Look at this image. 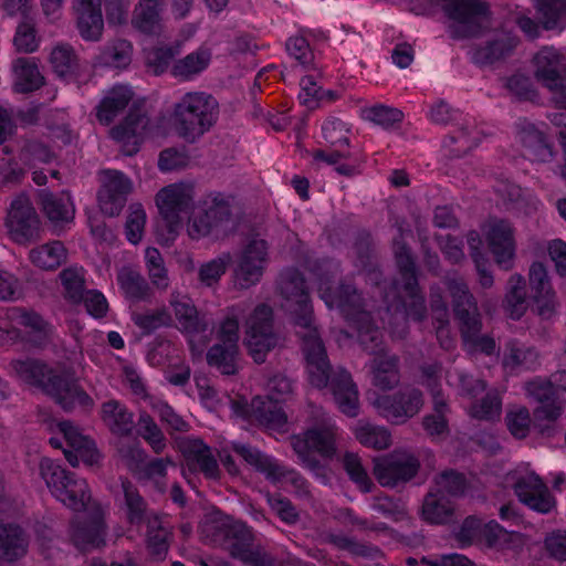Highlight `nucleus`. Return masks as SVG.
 Segmentation results:
<instances>
[{"instance_id":"obj_14","label":"nucleus","mask_w":566,"mask_h":566,"mask_svg":"<svg viewBox=\"0 0 566 566\" xmlns=\"http://www.w3.org/2000/svg\"><path fill=\"white\" fill-rule=\"evenodd\" d=\"M21 328H24L28 339L34 347H41L49 342L52 328L34 311L12 307L0 315V344L23 340Z\"/></svg>"},{"instance_id":"obj_53","label":"nucleus","mask_w":566,"mask_h":566,"mask_svg":"<svg viewBox=\"0 0 566 566\" xmlns=\"http://www.w3.org/2000/svg\"><path fill=\"white\" fill-rule=\"evenodd\" d=\"M535 8L546 30L560 29L566 24V0H535Z\"/></svg>"},{"instance_id":"obj_19","label":"nucleus","mask_w":566,"mask_h":566,"mask_svg":"<svg viewBox=\"0 0 566 566\" xmlns=\"http://www.w3.org/2000/svg\"><path fill=\"white\" fill-rule=\"evenodd\" d=\"M479 535H482L490 547L501 551H512L516 554H521L526 545V539L520 533L509 532L494 521L482 526L481 521L473 516L463 521L455 534V538L461 546H467Z\"/></svg>"},{"instance_id":"obj_62","label":"nucleus","mask_w":566,"mask_h":566,"mask_svg":"<svg viewBox=\"0 0 566 566\" xmlns=\"http://www.w3.org/2000/svg\"><path fill=\"white\" fill-rule=\"evenodd\" d=\"M134 323L144 332L150 333L157 328L169 326L172 317L166 308L136 313L133 316Z\"/></svg>"},{"instance_id":"obj_38","label":"nucleus","mask_w":566,"mask_h":566,"mask_svg":"<svg viewBox=\"0 0 566 566\" xmlns=\"http://www.w3.org/2000/svg\"><path fill=\"white\" fill-rule=\"evenodd\" d=\"M134 92L128 85H114L105 91L97 108L96 117L104 125L111 124L133 101Z\"/></svg>"},{"instance_id":"obj_31","label":"nucleus","mask_w":566,"mask_h":566,"mask_svg":"<svg viewBox=\"0 0 566 566\" xmlns=\"http://www.w3.org/2000/svg\"><path fill=\"white\" fill-rule=\"evenodd\" d=\"M130 190L132 182L124 174L117 170L103 171L102 187L98 191L101 211L111 217L118 214Z\"/></svg>"},{"instance_id":"obj_7","label":"nucleus","mask_w":566,"mask_h":566,"mask_svg":"<svg viewBox=\"0 0 566 566\" xmlns=\"http://www.w3.org/2000/svg\"><path fill=\"white\" fill-rule=\"evenodd\" d=\"M353 136L352 127L336 117H329L322 124V137L329 148L312 151V164L319 168L333 166L343 176H354L361 171L364 159L352 156L348 148Z\"/></svg>"},{"instance_id":"obj_57","label":"nucleus","mask_w":566,"mask_h":566,"mask_svg":"<svg viewBox=\"0 0 566 566\" xmlns=\"http://www.w3.org/2000/svg\"><path fill=\"white\" fill-rule=\"evenodd\" d=\"M468 243L471 250V256L475 263L479 273L480 283L483 287H489L493 284V276L489 271V263L484 259L481 249L483 245L482 239L476 231H471L468 234Z\"/></svg>"},{"instance_id":"obj_47","label":"nucleus","mask_w":566,"mask_h":566,"mask_svg":"<svg viewBox=\"0 0 566 566\" xmlns=\"http://www.w3.org/2000/svg\"><path fill=\"white\" fill-rule=\"evenodd\" d=\"M352 430L357 441L364 447L382 450L388 448L391 443V434L389 430L382 426H376L368 421L359 420Z\"/></svg>"},{"instance_id":"obj_15","label":"nucleus","mask_w":566,"mask_h":566,"mask_svg":"<svg viewBox=\"0 0 566 566\" xmlns=\"http://www.w3.org/2000/svg\"><path fill=\"white\" fill-rule=\"evenodd\" d=\"M504 485L512 488L518 500L533 511L548 513L555 506V500L549 494L547 486L528 463H521L507 472Z\"/></svg>"},{"instance_id":"obj_28","label":"nucleus","mask_w":566,"mask_h":566,"mask_svg":"<svg viewBox=\"0 0 566 566\" xmlns=\"http://www.w3.org/2000/svg\"><path fill=\"white\" fill-rule=\"evenodd\" d=\"M528 280L536 314L542 319L553 318L557 313L558 301L545 265L534 262L530 268Z\"/></svg>"},{"instance_id":"obj_22","label":"nucleus","mask_w":566,"mask_h":566,"mask_svg":"<svg viewBox=\"0 0 566 566\" xmlns=\"http://www.w3.org/2000/svg\"><path fill=\"white\" fill-rule=\"evenodd\" d=\"M244 344L255 363H263L266 354L279 343L277 335L273 332V313L268 305L255 307L247 321Z\"/></svg>"},{"instance_id":"obj_33","label":"nucleus","mask_w":566,"mask_h":566,"mask_svg":"<svg viewBox=\"0 0 566 566\" xmlns=\"http://www.w3.org/2000/svg\"><path fill=\"white\" fill-rule=\"evenodd\" d=\"M441 381V367L437 365H424L421 368L420 382L428 387L433 396L436 415H430L423 418V428L432 438H440L447 432L448 423L444 418L447 405L443 399L439 397L437 388Z\"/></svg>"},{"instance_id":"obj_17","label":"nucleus","mask_w":566,"mask_h":566,"mask_svg":"<svg viewBox=\"0 0 566 566\" xmlns=\"http://www.w3.org/2000/svg\"><path fill=\"white\" fill-rule=\"evenodd\" d=\"M336 426L323 417L319 424L308 429L304 434L295 436L292 446L302 463L318 476V465L314 454L324 459H332L336 453Z\"/></svg>"},{"instance_id":"obj_9","label":"nucleus","mask_w":566,"mask_h":566,"mask_svg":"<svg viewBox=\"0 0 566 566\" xmlns=\"http://www.w3.org/2000/svg\"><path fill=\"white\" fill-rule=\"evenodd\" d=\"M266 396H256L251 400L242 416L258 421L268 430L283 432L287 427V417L282 409L292 394L291 381L282 375L270 378L265 385Z\"/></svg>"},{"instance_id":"obj_32","label":"nucleus","mask_w":566,"mask_h":566,"mask_svg":"<svg viewBox=\"0 0 566 566\" xmlns=\"http://www.w3.org/2000/svg\"><path fill=\"white\" fill-rule=\"evenodd\" d=\"M154 135V126L145 115L130 112L125 119L111 130V136L119 143L126 155H134L138 151L140 144Z\"/></svg>"},{"instance_id":"obj_60","label":"nucleus","mask_w":566,"mask_h":566,"mask_svg":"<svg viewBox=\"0 0 566 566\" xmlns=\"http://www.w3.org/2000/svg\"><path fill=\"white\" fill-rule=\"evenodd\" d=\"M467 481L465 478L452 470L443 471L434 480L433 491L447 496V495H461L465 492Z\"/></svg>"},{"instance_id":"obj_1","label":"nucleus","mask_w":566,"mask_h":566,"mask_svg":"<svg viewBox=\"0 0 566 566\" xmlns=\"http://www.w3.org/2000/svg\"><path fill=\"white\" fill-rule=\"evenodd\" d=\"M279 289L282 308L291 314L295 326L302 329L297 333L303 342L308 381L319 389L329 387L339 410L349 417L357 416V388L346 370L331 374L325 347L313 325V311L304 277L295 269L285 270L280 275Z\"/></svg>"},{"instance_id":"obj_18","label":"nucleus","mask_w":566,"mask_h":566,"mask_svg":"<svg viewBox=\"0 0 566 566\" xmlns=\"http://www.w3.org/2000/svg\"><path fill=\"white\" fill-rule=\"evenodd\" d=\"M242 313L239 307L229 308L217 332L220 343L211 347L207 354L208 364L224 375H233L238 370L239 317Z\"/></svg>"},{"instance_id":"obj_36","label":"nucleus","mask_w":566,"mask_h":566,"mask_svg":"<svg viewBox=\"0 0 566 566\" xmlns=\"http://www.w3.org/2000/svg\"><path fill=\"white\" fill-rule=\"evenodd\" d=\"M224 545L233 557L250 566H263L264 556L252 546L251 530L241 522L233 523L226 532Z\"/></svg>"},{"instance_id":"obj_21","label":"nucleus","mask_w":566,"mask_h":566,"mask_svg":"<svg viewBox=\"0 0 566 566\" xmlns=\"http://www.w3.org/2000/svg\"><path fill=\"white\" fill-rule=\"evenodd\" d=\"M370 405L387 421L402 424L415 417L423 406V397L419 389L403 387L392 396L370 392Z\"/></svg>"},{"instance_id":"obj_24","label":"nucleus","mask_w":566,"mask_h":566,"mask_svg":"<svg viewBox=\"0 0 566 566\" xmlns=\"http://www.w3.org/2000/svg\"><path fill=\"white\" fill-rule=\"evenodd\" d=\"M482 233L489 251L495 262L502 269L509 270L513 266L516 242L514 228L504 219L490 218L482 226Z\"/></svg>"},{"instance_id":"obj_44","label":"nucleus","mask_w":566,"mask_h":566,"mask_svg":"<svg viewBox=\"0 0 566 566\" xmlns=\"http://www.w3.org/2000/svg\"><path fill=\"white\" fill-rule=\"evenodd\" d=\"M14 91L28 93L43 84V76L33 59L19 57L13 62Z\"/></svg>"},{"instance_id":"obj_45","label":"nucleus","mask_w":566,"mask_h":566,"mask_svg":"<svg viewBox=\"0 0 566 566\" xmlns=\"http://www.w3.org/2000/svg\"><path fill=\"white\" fill-rule=\"evenodd\" d=\"M101 417L109 430L116 434L125 436L132 431L133 415L117 400H109L102 405Z\"/></svg>"},{"instance_id":"obj_56","label":"nucleus","mask_w":566,"mask_h":566,"mask_svg":"<svg viewBox=\"0 0 566 566\" xmlns=\"http://www.w3.org/2000/svg\"><path fill=\"white\" fill-rule=\"evenodd\" d=\"M65 296L73 303L82 301L84 293V269L70 266L60 274Z\"/></svg>"},{"instance_id":"obj_42","label":"nucleus","mask_w":566,"mask_h":566,"mask_svg":"<svg viewBox=\"0 0 566 566\" xmlns=\"http://www.w3.org/2000/svg\"><path fill=\"white\" fill-rule=\"evenodd\" d=\"M515 45V36L509 33H496L486 46L472 50L471 59L480 65L491 64L509 54Z\"/></svg>"},{"instance_id":"obj_3","label":"nucleus","mask_w":566,"mask_h":566,"mask_svg":"<svg viewBox=\"0 0 566 566\" xmlns=\"http://www.w3.org/2000/svg\"><path fill=\"white\" fill-rule=\"evenodd\" d=\"M329 277L318 275L319 296L329 310L337 308L348 324L357 331L363 346L376 357L373 360V382L380 389H391L399 382L397 358L387 356L380 347V333L371 325L370 313L361 307L360 297L349 285L342 286L334 295L329 287Z\"/></svg>"},{"instance_id":"obj_35","label":"nucleus","mask_w":566,"mask_h":566,"mask_svg":"<svg viewBox=\"0 0 566 566\" xmlns=\"http://www.w3.org/2000/svg\"><path fill=\"white\" fill-rule=\"evenodd\" d=\"M232 448L249 464L265 473L269 479L273 481H290L298 488L303 486L304 480L297 472L281 467L273 458L241 443H233Z\"/></svg>"},{"instance_id":"obj_25","label":"nucleus","mask_w":566,"mask_h":566,"mask_svg":"<svg viewBox=\"0 0 566 566\" xmlns=\"http://www.w3.org/2000/svg\"><path fill=\"white\" fill-rule=\"evenodd\" d=\"M4 226L10 238L17 243H28L35 237L40 220L27 195L21 193L11 201Z\"/></svg>"},{"instance_id":"obj_27","label":"nucleus","mask_w":566,"mask_h":566,"mask_svg":"<svg viewBox=\"0 0 566 566\" xmlns=\"http://www.w3.org/2000/svg\"><path fill=\"white\" fill-rule=\"evenodd\" d=\"M268 263V244L262 239H253L242 251L234 271V281L242 289L256 284Z\"/></svg>"},{"instance_id":"obj_34","label":"nucleus","mask_w":566,"mask_h":566,"mask_svg":"<svg viewBox=\"0 0 566 566\" xmlns=\"http://www.w3.org/2000/svg\"><path fill=\"white\" fill-rule=\"evenodd\" d=\"M119 452L129 470L134 472L138 479L153 481L156 486L163 491L161 480L166 474L167 467L174 465L170 459H155L145 462L146 453L138 444L127 449L122 448Z\"/></svg>"},{"instance_id":"obj_13","label":"nucleus","mask_w":566,"mask_h":566,"mask_svg":"<svg viewBox=\"0 0 566 566\" xmlns=\"http://www.w3.org/2000/svg\"><path fill=\"white\" fill-rule=\"evenodd\" d=\"M125 497V512L129 524L139 527L147 523V548L151 557L161 560L166 557L169 548V531L161 525L156 515H148L146 503L137 489L128 481L122 483Z\"/></svg>"},{"instance_id":"obj_29","label":"nucleus","mask_w":566,"mask_h":566,"mask_svg":"<svg viewBox=\"0 0 566 566\" xmlns=\"http://www.w3.org/2000/svg\"><path fill=\"white\" fill-rule=\"evenodd\" d=\"M418 471V461L406 453H391L375 459L374 474L384 486H394L400 481H408Z\"/></svg>"},{"instance_id":"obj_10","label":"nucleus","mask_w":566,"mask_h":566,"mask_svg":"<svg viewBox=\"0 0 566 566\" xmlns=\"http://www.w3.org/2000/svg\"><path fill=\"white\" fill-rule=\"evenodd\" d=\"M553 377L554 382L535 378L525 385L526 395L539 403L534 410V426L545 436L553 434L554 424L545 426L542 421L554 423L560 417L564 408L562 394L566 391V371H559Z\"/></svg>"},{"instance_id":"obj_58","label":"nucleus","mask_w":566,"mask_h":566,"mask_svg":"<svg viewBox=\"0 0 566 566\" xmlns=\"http://www.w3.org/2000/svg\"><path fill=\"white\" fill-rule=\"evenodd\" d=\"M144 61L146 65L155 73L161 74L164 73L174 56L177 54L171 46H145L144 48Z\"/></svg>"},{"instance_id":"obj_48","label":"nucleus","mask_w":566,"mask_h":566,"mask_svg":"<svg viewBox=\"0 0 566 566\" xmlns=\"http://www.w3.org/2000/svg\"><path fill=\"white\" fill-rule=\"evenodd\" d=\"M504 310L512 319H520L527 310L525 280L520 274L512 275L507 282Z\"/></svg>"},{"instance_id":"obj_55","label":"nucleus","mask_w":566,"mask_h":566,"mask_svg":"<svg viewBox=\"0 0 566 566\" xmlns=\"http://www.w3.org/2000/svg\"><path fill=\"white\" fill-rule=\"evenodd\" d=\"M133 46L126 40H118L108 45L97 57L96 63L111 67H125L130 63Z\"/></svg>"},{"instance_id":"obj_64","label":"nucleus","mask_w":566,"mask_h":566,"mask_svg":"<svg viewBox=\"0 0 566 566\" xmlns=\"http://www.w3.org/2000/svg\"><path fill=\"white\" fill-rule=\"evenodd\" d=\"M50 62L54 72L60 77H65L74 71L76 57L71 46L57 45L51 52Z\"/></svg>"},{"instance_id":"obj_23","label":"nucleus","mask_w":566,"mask_h":566,"mask_svg":"<svg viewBox=\"0 0 566 566\" xmlns=\"http://www.w3.org/2000/svg\"><path fill=\"white\" fill-rule=\"evenodd\" d=\"M170 305L175 313L176 327L186 335L193 355H200L208 338V323L199 317L192 301L180 294H172Z\"/></svg>"},{"instance_id":"obj_46","label":"nucleus","mask_w":566,"mask_h":566,"mask_svg":"<svg viewBox=\"0 0 566 566\" xmlns=\"http://www.w3.org/2000/svg\"><path fill=\"white\" fill-rule=\"evenodd\" d=\"M67 251L61 241H52L30 251L31 263L42 270H55L66 260Z\"/></svg>"},{"instance_id":"obj_49","label":"nucleus","mask_w":566,"mask_h":566,"mask_svg":"<svg viewBox=\"0 0 566 566\" xmlns=\"http://www.w3.org/2000/svg\"><path fill=\"white\" fill-rule=\"evenodd\" d=\"M538 363V353L532 347L515 342L509 343L503 358V367L509 373L534 368Z\"/></svg>"},{"instance_id":"obj_63","label":"nucleus","mask_w":566,"mask_h":566,"mask_svg":"<svg viewBox=\"0 0 566 566\" xmlns=\"http://www.w3.org/2000/svg\"><path fill=\"white\" fill-rule=\"evenodd\" d=\"M363 116L365 119L384 128H389L402 119V113L399 109L385 105L367 107L363 111Z\"/></svg>"},{"instance_id":"obj_39","label":"nucleus","mask_w":566,"mask_h":566,"mask_svg":"<svg viewBox=\"0 0 566 566\" xmlns=\"http://www.w3.org/2000/svg\"><path fill=\"white\" fill-rule=\"evenodd\" d=\"M39 196L42 209L54 227H62L73 221L75 206L69 192L55 195L41 190Z\"/></svg>"},{"instance_id":"obj_41","label":"nucleus","mask_w":566,"mask_h":566,"mask_svg":"<svg viewBox=\"0 0 566 566\" xmlns=\"http://www.w3.org/2000/svg\"><path fill=\"white\" fill-rule=\"evenodd\" d=\"M211 57V50L206 45H201L196 51L176 61L171 66V74L176 78L189 81L209 66Z\"/></svg>"},{"instance_id":"obj_50","label":"nucleus","mask_w":566,"mask_h":566,"mask_svg":"<svg viewBox=\"0 0 566 566\" xmlns=\"http://www.w3.org/2000/svg\"><path fill=\"white\" fill-rule=\"evenodd\" d=\"M520 138L526 147L525 156L531 160L546 161L553 156L551 146L546 143L543 133L533 124H526L520 132Z\"/></svg>"},{"instance_id":"obj_40","label":"nucleus","mask_w":566,"mask_h":566,"mask_svg":"<svg viewBox=\"0 0 566 566\" xmlns=\"http://www.w3.org/2000/svg\"><path fill=\"white\" fill-rule=\"evenodd\" d=\"M165 0H139L135 6L132 25L145 33L157 34L161 31V11Z\"/></svg>"},{"instance_id":"obj_51","label":"nucleus","mask_w":566,"mask_h":566,"mask_svg":"<svg viewBox=\"0 0 566 566\" xmlns=\"http://www.w3.org/2000/svg\"><path fill=\"white\" fill-rule=\"evenodd\" d=\"M452 511V504L447 496L431 490L422 505V517L431 524H443L450 520Z\"/></svg>"},{"instance_id":"obj_43","label":"nucleus","mask_w":566,"mask_h":566,"mask_svg":"<svg viewBox=\"0 0 566 566\" xmlns=\"http://www.w3.org/2000/svg\"><path fill=\"white\" fill-rule=\"evenodd\" d=\"M28 542L20 527L0 524V558L12 562L27 553Z\"/></svg>"},{"instance_id":"obj_4","label":"nucleus","mask_w":566,"mask_h":566,"mask_svg":"<svg viewBox=\"0 0 566 566\" xmlns=\"http://www.w3.org/2000/svg\"><path fill=\"white\" fill-rule=\"evenodd\" d=\"M395 256L402 282H395L386 292V308L384 315L380 312L379 315L384 323L388 321L391 335L401 337L406 331L407 318L420 321L423 317L424 302L418 291L415 263L409 250L395 243Z\"/></svg>"},{"instance_id":"obj_26","label":"nucleus","mask_w":566,"mask_h":566,"mask_svg":"<svg viewBox=\"0 0 566 566\" xmlns=\"http://www.w3.org/2000/svg\"><path fill=\"white\" fill-rule=\"evenodd\" d=\"M54 428L62 434L69 447L64 449V454L72 467H77L80 462L86 465L98 463L101 454L94 441L84 436L76 426L70 421H59Z\"/></svg>"},{"instance_id":"obj_2","label":"nucleus","mask_w":566,"mask_h":566,"mask_svg":"<svg viewBox=\"0 0 566 566\" xmlns=\"http://www.w3.org/2000/svg\"><path fill=\"white\" fill-rule=\"evenodd\" d=\"M40 473L51 494L59 502L75 512L84 513L76 517L70 527L74 545L82 552L104 546V512L99 504L92 501L87 482L48 458L41 460Z\"/></svg>"},{"instance_id":"obj_20","label":"nucleus","mask_w":566,"mask_h":566,"mask_svg":"<svg viewBox=\"0 0 566 566\" xmlns=\"http://www.w3.org/2000/svg\"><path fill=\"white\" fill-rule=\"evenodd\" d=\"M534 75L552 93L557 108L566 109V59L553 46H544L533 57Z\"/></svg>"},{"instance_id":"obj_59","label":"nucleus","mask_w":566,"mask_h":566,"mask_svg":"<svg viewBox=\"0 0 566 566\" xmlns=\"http://www.w3.org/2000/svg\"><path fill=\"white\" fill-rule=\"evenodd\" d=\"M138 433L150 446L154 452L160 453L166 447V439L153 420L147 413H140L138 419Z\"/></svg>"},{"instance_id":"obj_11","label":"nucleus","mask_w":566,"mask_h":566,"mask_svg":"<svg viewBox=\"0 0 566 566\" xmlns=\"http://www.w3.org/2000/svg\"><path fill=\"white\" fill-rule=\"evenodd\" d=\"M432 1L440 4L449 18V32L454 39L481 35L491 25L489 6L482 0Z\"/></svg>"},{"instance_id":"obj_37","label":"nucleus","mask_w":566,"mask_h":566,"mask_svg":"<svg viewBox=\"0 0 566 566\" xmlns=\"http://www.w3.org/2000/svg\"><path fill=\"white\" fill-rule=\"evenodd\" d=\"M73 9L81 36L86 41L99 40L104 29L102 0H74Z\"/></svg>"},{"instance_id":"obj_54","label":"nucleus","mask_w":566,"mask_h":566,"mask_svg":"<svg viewBox=\"0 0 566 566\" xmlns=\"http://www.w3.org/2000/svg\"><path fill=\"white\" fill-rule=\"evenodd\" d=\"M468 410L473 418L488 421L496 420L502 412V398L496 390H490L481 400L473 401Z\"/></svg>"},{"instance_id":"obj_52","label":"nucleus","mask_w":566,"mask_h":566,"mask_svg":"<svg viewBox=\"0 0 566 566\" xmlns=\"http://www.w3.org/2000/svg\"><path fill=\"white\" fill-rule=\"evenodd\" d=\"M431 307L436 326L437 337L441 347L449 350L454 345V339L449 329V312L446 303L442 301L440 293L432 291Z\"/></svg>"},{"instance_id":"obj_61","label":"nucleus","mask_w":566,"mask_h":566,"mask_svg":"<svg viewBox=\"0 0 566 566\" xmlns=\"http://www.w3.org/2000/svg\"><path fill=\"white\" fill-rule=\"evenodd\" d=\"M54 157V153L46 145L35 140L27 143L20 154V160L31 169L51 163Z\"/></svg>"},{"instance_id":"obj_12","label":"nucleus","mask_w":566,"mask_h":566,"mask_svg":"<svg viewBox=\"0 0 566 566\" xmlns=\"http://www.w3.org/2000/svg\"><path fill=\"white\" fill-rule=\"evenodd\" d=\"M230 198L222 193L207 196L197 207L188 223V234L192 239L212 235L220 238L233 228Z\"/></svg>"},{"instance_id":"obj_30","label":"nucleus","mask_w":566,"mask_h":566,"mask_svg":"<svg viewBox=\"0 0 566 566\" xmlns=\"http://www.w3.org/2000/svg\"><path fill=\"white\" fill-rule=\"evenodd\" d=\"M179 449L185 459V469L182 471L187 478V471L190 473L201 472L207 479L217 480L220 475L219 464L208 447L200 439H185L179 442Z\"/></svg>"},{"instance_id":"obj_5","label":"nucleus","mask_w":566,"mask_h":566,"mask_svg":"<svg viewBox=\"0 0 566 566\" xmlns=\"http://www.w3.org/2000/svg\"><path fill=\"white\" fill-rule=\"evenodd\" d=\"M11 371L22 382L42 389L66 411H90L94 400L75 381L53 375L45 364L34 359H17L10 364Z\"/></svg>"},{"instance_id":"obj_16","label":"nucleus","mask_w":566,"mask_h":566,"mask_svg":"<svg viewBox=\"0 0 566 566\" xmlns=\"http://www.w3.org/2000/svg\"><path fill=\"white\" fill-rule=\"evenodd\" d=\"M193 197V186L188 182L171 184L158 191L156 205L168 231L167 238L158 233V240L161 243H167L175 239L181 227L184 214L187 213L192 205Z\"/></svg>"},{"instance_id":"obj_6","label":"nucleus","mask_w":566,"mask_h":566,"mask_svg":"<svg viewBox=\"0 0 566 566\" xmlns=\"http://www.w3.org/2000/svg\"><path fill=\"white\" fill-rule=\"evenodd\" d=\"M217 101L205 92H188L172 107L175 132L187 142H196L217 123Z\"/></svg>"},{"instance_id":"obj_8","label":"nucleus","mask_w":566,"mask_h":566,"mask_svg":"<svg viewBox=\"0 0 566 566\" xmlns=\"http://www.w3.org/2000/svg\"><path fill=\"white\" fill-rule=\"evenodd\" d=\"M448 290L453 300V310L460 323L465 350L470 354H492L496 347L495 342L491 337L480 335V314L468 286L460 280H450Z\"/></svg>"}]
</instances>
